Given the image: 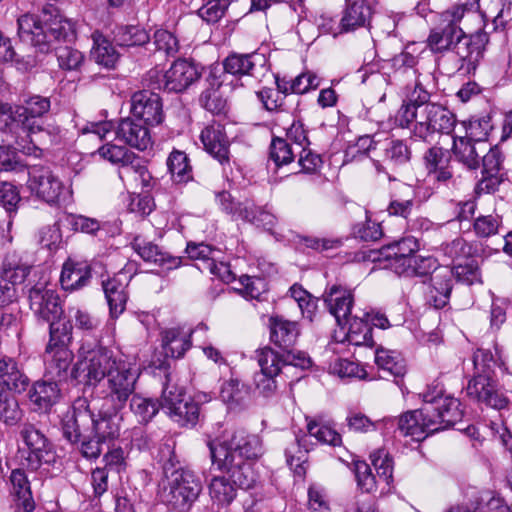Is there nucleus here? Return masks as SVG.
I'll list each match as a JSON object with an SVG mask.
<instances>
[{
	"label": "nucleus",
	"instance_id": "obj_41",
	"mask_svg": "<svg viewBox=\"0 0 512 512\" xmlns=\"http://www.w3.org/2000/svg\"><path fill=\"white\" fill-rule=\"evenodd\" d=\"M375 363L380 370L396 379H401L406 374V363L401 355L395 351L377 349Z\"/></svg>",
	"mask_w": 512,
	"mask_h": 512
},
{
	"label": "nucleus",
	"instance_id": "obj_63",
	"mask_svg": "<svg viewBox=\"0 0 512 512\" xmlns=\"http://www.w3.org/2000/svg\"><path fill=\"white\" fill-rule=\"evenodd\" d=\"M201 106L213 115L226 113L227 101L217 89H206L200 95Z\"/></svg>",
	"mask_w": 512,
	"mask_h": 512
},
{
	"label": "nucleus",
	"instance_id": "obj_4",
	"mask_svg": "<svg viewBox=\"0 0 512 512\" xmlns=\"http://www.w3.org/2000/svg\"><path fill=\"white\" fill-rule=\"evenodd\" d=\"M18 36L23 43L30 44L41 53L53 48V42L67 40L72 34L64 23L54 20L47 23L36 14H24L17 20Z\"/></svg>",
	"mask_w": 512,
	"mask_h": 512
},
{
	"label": "nucleus",
	"instance_id": "obj_12",
	"mask_svg": "<svg viewBox=\"0 0 512 512\" xmlns=\"http://www.w3.org/2000/svg\"><path fill=\"white\" fill-rule=\"evenodd\" d=\"M27 294L30 310L37 320L48 322L62 318L64 309L56 291L38 283L31 286Z\"/></svg>",
	"mask_w": 512,
	"mask_h": 512
},
{
	"label": "nucleus",
	"instance_id": "obj_24",
	"mask_svg": "<svg viewBox=\"0 0 512 512\" xmlns=\"http://www.w3.org/2000/svg\"><path fill=\"white\" fill-rule=\"evenodd\" d=\"M201 76L199 67L187 59L176 60L166 71L165 90L169 92H182Z\"/></svg>",
	"mask_w": 512,
	"mask_h": 512
},
{
	"label": "nucleus",
	"instance_id": "obj_30",
	"mask_svg": "<svg viewBox=\"0 0 512 512\" xmlns=\"http://www.w3.org/2000/svg\"><path fill=\"white\" fill-rule=\"evenodd\" d=\"M20 107L22 108V114L27 118L25 122L28 132L32 135L43 132L44 127L41 123V119L50 111V98L41 95H33L25 99Z\"/></svg>",
	"mask_w": 512,
	"mask_h": 512
},
{
	"label": "nucleus",
	"instance_id": "obj_26",
	"mask_svg": "<svg viewBox=\"0 0 512 512\" xmlns=\"http://www.w3.org/2000/svg\"><path fill=\"white\" fill-rule=\"evenodd\" d=\"M453 288V273L449 267H441L431 275L429 290L426 293V302L435 309L445 307L450 299Z\"/></svg>",
	"mask_w": 512,
	"mask_h": 512
},
{
	"label": "nucleus",
	"instance_id": "obj_11",
	"mask_svg": "<svg viewBox=\"0 0 512 512\" xmlns=\"http://www.w3.org/2000/svg\"><path fill=\"white\" fill-rule=\"evenodd\" d=\"M255 353L260 366V371L254 374L255 392L264 398H271L278 388L276 377L287 364L279 361L274 349L269 346L260 348Z\"/></svg>",
	"mask_w": 512,
	"mask_h": 512
},
{
	"label": "nucleus",
	"instance_id": "obj_47",
	"mask_svg": "<svg viewBox=\"0 0 512 512\" xmlns=\"http://www.w3.org/2000/svg\"><path fill=\"white\" fill-rule=\"evenodd\" d=\"M114 40L120 47H133L148 43L150 37L144 28L136 25H125L115 29Z\"/></svg>",
	"mask_w": 512,
	"mask_h": 512
},
{
	"label": "nucleus",
	"instance_id": "obj_59",
	"mask_svg": "<svg viewBox=\"0 0 512 512\" xmlns=\"http://www.w3.org/2000/svg\"><path fill=\"white\" fill-rule=\"evenodd\" d=\"M269 155L277 167L287 165L294 160L292 147L287 140L279 137L272 139Z\"/></svg>",
	"mask_w": 512,
	"mask_h": 512
},
{
	"label": "nucleus",
	"instance_id": "obj_42",
	"mask_svg": "<svg viewBox=\"0 0 512 512\" xmlns=\"http://www.w3.org/2000/svg\"><path fill=\"white\" fill-rule=\"evenodd\" d=\"M168 416L181 426H194L200 415V405L191 397H186L178 402L167 412Z\"/></svg>",
	"mask_w": 512,
	"mask_h": 512
},
{
	"label": "nucleus",
	"instance_id": "obj_61",
	"mask_svg": "<svg viewBox=\"0 0 512 512\" xmlns=\"http://www.w3.org/2000/svg\"><path fill=\"white\" fill-rule=\"evenodd\" d=\"M370 459L379 478L389 484L393 477V461L388 452L384 449L375 450L370 454Z\"/></svg>",
	"mask_w": 512,
	"mask_h": 512
},
{
	"label": "nucleus",
	"instance_id": "obj_27",
	"mask_svg": "<svg viewBox=\"0 0 512 512\" xmlns=\"http://www.w3.org/2000/svg\"><path fill=\"white\" fill-rule=\"evenodd\" d=\"M452 152L456 160L469 170L480 167L481 157L487 151V143L474 141L465 136H453Z\"/></svg>",
	"mask_w": 512,
	"mask_h": 512
},
{
	"label": "nucleus",
	"instance_id": "obj_55",
	"mask_svg": "<svg viewBox=\"0 0 512 512\" xmlns=\"http://www.w3.org/2000/svg\"><path fill=\"white\" fill-rule=\"evenodd\" d=\"M307 430L309 435L315 437L320 443L328 444L332 447L342 444L341 435L336 430L315 420H310L307 423Z\"/></svg>",
	"mask_w": 512,
	"mask_h": 512
},
{
	"label": "nucleus",
	"instance_id": "obj_39",
	"mask_svg": "<svg viewBox=\"0 0 512 512\" xmlns=\"http://www.w3.org/2000/svg\"><path fill=\"white\" fill-rule=\"evenodd\" d=\"M371 14L370 6L364 1H355L347 5L340 21L341 31L350 32L364 27L369 22Z\"/></svg>",
	"mask_w": 512,
	"mask_h": 512
},
{
	"label": "nucleus",
	"instance_id": "obj_51",
	"mask_svg": "<svg viewBox=\"0 0 512 512\" xmlns=\"http://www.w3.org/2000/svg\"><path fill=\"white\" fill-rule=\"evenodd\" d=\"M307 453L308 451L303 449L300 439L296 436L292 438L285 448L286 462L298 476L305 474L304 464L307 462Z\"/></svg>",
	"mask_w": 512,
	"mask_h": 512
},
{
	"label": "nucleus",
	"instance_id": "obj_62",
	"mask_svg": "<svg viewBox=\"0 0 512 512\" xmlns=\"http://www.w3.org/2000/svg\"><path fill=\"white\" fill-rule=\"evenodd\" d=\"M185 251L190 259L202 262V266H199L201 271L208 270L210 266L208 263L216 260L214 254L218 252L215 248L205 243H188Z\"/></svg>",
	"mask_w": 512,
	"mask_h": 512
},
{
	"label": "nucleus",
	"instance_id": "obj_6",
	"mask_svg": "<svg viewBox=\"0 0 512 512\" xmlns=\"http://www.w3.org/2000/svg\"><path fill=\"white\" fill-rule=\"evenodd\" d=\"M270 341L279 349H274V354L279 361L301 369H308L312 365L310 357L294 349L300 335L299 325L282 316L269 318Z\"/></svg>",
	"mask_w": 512,
	"mask_h": 512
},
{
	"label": "nucleus",
	"instance_id": "obj_64",
	"mask_svg": "<svg viewBox=\"0 0 512 512\" xmlns=\"http://www.w3.org/2000/svg\"><path fill=\"white\" fill-rule=\"evenodd\" d=\"M474 375L496 377V361L489 350L477 349L473 356Z\"/></svg>",
	"mask_w": 512,
	"mask_h": 512
},
{
	"label": "nucleus",
	"instance_id": "obj_31",
	"mask_svg": "<svg viewBox=\"0 0 512 512\" xmlns=\"http://www.w3.org/2000/svg\"><path fill=\"white\" fill-rule=\"evenodd\" d=\"M45 355V377L62 382L71 376L69 368L73 360V353L69 348L53 349V351H48L46 348Z\"/></svg>",
	"mask_w": 512,
	"mask_h": 512
},
{
	"label": "nucleus",
	"instance_id": "obj_60",
	"mask_svg": "<svg viewBox=\"0 0 512 512\" xmlns=\"http://www.w3.org/2000/svg\"><path fill=\"white\" fill-rule=\"evenodd\" d=\"M54 49L59 67L63 70H76L81 66L84 60L83 54L72 47L59 46Z\"/></svg>",
	"mask_w": 512,
	"mask_h": 512
},
{
	"label": "nucleus",
	"instance_id": "obj_20",
	"mask_svg": "<svg viewBox=\"0 0 512 512\" xmlns=\"http://www.w3.org/2000/svg\"><path fill=\"white\" fill-rule=\"evenodd\" d=\"M131 278L127 273L120 271L113 277L102 281V288L112 318L119 317L126 309L129 297L127 287Z\"/></svg>",
	"mask_w": 512,
	"mask_h": 512
},
{
	"label": "nucleus",
	"instance_id": "obj_8",
	"mask_svg": "<svg viewBox=\"0 0 512 512\" xmlns=\"http://www.w3.org/2000/svg\"><path fill=\"white\" fill-rule=\"evenodd\" d=\"M27 187L32 195L51 206L59 205L69 192L50 167L43 165L29 168Z\"/></svg>",
	"mask_w": 512,
	"mask_h": 512
},
{
	"label": "nucleus",
	"instance_id": "obj_23",
	"mask_svg": "<svg viewBox=\"0 0 512 512\" xmlns=\"http://www.w3.org/2000/svg\"><path fill=\"white\" fill-rule=\"evenodd\" d=\"M138 118H123L116 128V137L132 148L144 151L152 146L150 131Z\"/></svg>",
	"mask_w": 512,
	"mask_h": 512
},
{
	"label": "nucleus",
	"instance_id": "obj_1",
	"mask_svg": "<svg viewBox=\"0 0 512 512\" xmlns=\"http://www.w3.org/2000/svg\"><path fill=\"white\" fill-rule=\"evenodd\" d=\"M207 447L212 466L226 474L214 476L208 485L209 496L219 511L235 500L238 488L252 487L255 475L249 461L262 456L263 446L258 435L240 429L209 439Z\"/></svg>",
	"mask_w": 512,
	"mask_h": 512
},
{
	"label": "nucleus",
	"instance_id": "obj_57",
	"mask_svg": "<svg viewBox=\"0 0 512 512\" xmlns=\"http://www.w3.org/2000/svg\"><path fill=\"white\" fill-rule=\"evenodd\" d=\"M502 218L498 214L479 215L475 218L473 229L480 238L491 237L499 232Z\"/></svg>",
	"mask_w": 512,
	"mask_h": 512
},
{
	"label": "nucleus",
	"instance_id": "obj_52",
	"mask_svg": "<svg viewBox=\"0 0 512 512\" xmlns=\"http://www.w3.org/2000/svg\"><path fill=\"white\" fill-rule=\"evenodd\" d=\"M450 270L453 273V281L456 280L466 285L481 282L478 262L474 258L456 263Z\"/></svg>",
	"mask_w": 512,
	"mask_h": 512
},
{
	"label": "nucleus",
	"instance_id": "obj_54",
	"mask_svg": "<svg viewBox=\"0 0 512 512\" xmlns=\"http://www.w3.org/2000/svg\"><path fill=\"white\" fill-rule=\"evenodd\" d=\"M441 249L446 257L457 263L473 258L474 250L472 245L461 237L442 244Z\"/></svg>",
	"mask_w": 512,
	"mask_h": 512
},
{
	"label": "nucleus",
	"instance_id": "obj_3",
	"mask_svg": "<svg viewBox=\"0 0 512 512\" xmlns=\"http://www.w3.org/2000/svg\"><path fill=\"white\" fill-rule=\"evenodd\" d=\"M120 422L118 411L112 413L99 410L95 413L87 398L78 397L64 414L61 428L63 437L73 445L80 442L85 432L91 433L99 441L109 443L119 437Z\"/></svg>",
	"mask_w": 512,
	"mask_h": 512
},
{
	"label": "nucleus",
	"instance_id": "obj_5",
	"mask_svg": "<svg viewBox=\"0 0 512 512\" xmlns=\"http://www.w3.org/2000/svg\"><path fill=\"white\" fill-rule=\"evenodd\" d=\"M127 360L105 346H98L89 351L85 358L75 364L71 378L79 384L95 387L104 378L114 373Z\"/></svg>",
	"mask_w": 512,
	"mask_h": 512
},
{
	"label": "nucleus",
	"instance_id": "obj_29",
	"mask_svg": "<svg viewBox=\"0 0 512 512\" xmlns=\"http://www.w3.org/2000/svg\"><path fill=\"white\" fill-rule=\"evenodd\" d=\"M135 252L145 261L154 263L167 269H174L181 265L182 258L175 257L163 251L156 244L142 239L140 236L134 238L131 243Z\"/></svg>",
	"mask_w": 512,
	"mask_h": 512
},
{
	"label": "nucleus",
	"instance_id": "obj_28",
	"mask_svg": "<svg viewBox=\"0 0 512 512\" xmlns=\"http://www.w3.org/2000/svg\"><path fill=\"white\" fill-rule=\"evenodd\" d=\"M392 424L396 422L397 430L403 436H410L414 441H422L429 434L437 432V428L428 426L426 416L419 410L408 411L402 414L398 419L392 420Z\"/></svg>",
	"mask_w": 512,
	"mask_h": 512
},
{
	"label": "nucleus",
	"instance_id": "obj_35",
	"mask_svg": "<svg viewBox=\"0 0 512 512\" xmlns=\"http://www.w3.org/2000/svg\"><path fill=\"white\" fill-rule=\"evenodd\" d=\"M26 120L20 105L9 103L0 105V131L10 133L15 138L21 134H25L26 137L33 136L27 130Z\"/></svg>",
	"mask_w": 512,
	"mask_h": 512
},
{
	"label": "nucleus",
	"instance_id": "obj_16",
	"mask_svg": "<svg viewBox=\"0 0 512 512\" xmlns=\"http://www.w3.org/2000/svg\"><path fill=\"white\" fill-rule=\"evenodd\" d=\"M503 161L504 155L500 148L497 145L489 147L487 144V151L481 157L482 177L477 183L476 192L490 194L498 190L505 179Z\"/></svg>",
	"mask_w": 512,
	"mask_h": 512
},
{
	"label": "nucleus",
	"instance_id": "obj_43",
	"mask_svg": "<svg viewBox=\"0 0 512 512\" xmlns=\"http://www.w3.org/2000/svg\"><path fill=\"white\" fill-rule=\"evenodd\" d=\"M31 265L16 252L8 253L3 261L2 275L15 286L30 273Z\"/></svg>",
	"mask_w": 512,
	"mask_h": 512
},
{
	"label": "nucleus",
	"instance_id": "obj_19",
	"mask_svg": "<svg viewBox=\"0 0 512 512\" xmlns=\"http://www.w3.org/2000/svg\"><path fill=\"white\" fill-rule=\"evenodd\" d=\"M410 159L411 150L404 140L385 138L374 146V162L379 172L384 170L381 162L396 167L408 163Z\"/></svg>",
	"mask_w": 512,
	"mask_h": 512
},
{
	"label": "nucleus",
	"instance_id": "obj_17",
	"mask_svg": "<svg viewBox=\"0 0 512 512\" xmlns=\"http://www.w3.org/2000/svg\"><path fill=\"white\" fill-rule=\"evenodd\" d=\"M131 113L148 126L159 125L164 119L161 97L146 89L135 92L131 97Z\"/></svg>",
	"mask_w": 512,
	"mask_h": 512
},
{
	"label": "nucleus",
	"instance_id": "obj_37",
	"mask_svg": "<svg viewBox=\"0 0 512 512\" xmlns=\"http://www.w3.org/2000/svg\"><path fill=\"white\" fill-rule=\"evenodd\" d=\"M193 331H184L181 328H170L162 333V346L166 356L181 358L191 347L190 337Z\"/></svg>",
	"mask_w": 512,
	"mask_h": 512
},
{
	"label": "nucleus",
	"instance_id": "obj_14",
	"mask_svg": "<svg viewBox=\"0 0 512 512\" xmlns=\"http://www.w3.org/2000/svg\"><path fill=\"white\" fill-rule=\"evenodd\" d=\"M467 397L487 407L501 410L508 406V398L499 390L496 377L473 376L465 388Z\"/></svg>",
	"mask_w": 512,
	"mask_h": 512
},
{
	"label": "nucleus",
	"instance_id": "obj_45",
	"mask_svg": "<svg viewBox=\"0 0 512 512\" xmlns=\"http://www.w3.org/2000/svg\"><path fill=\"white\" fill-rule=\"evenodd\" d=\"M49 324V341L46 346L48 351L53 349L68 348L72 342L73 325L70 320L48 321Z\"/></svg>",
	"mask_w": 512,
	"mask_h": 512
},
{
	"label": "nucleus",
	"instance_id": "obj_44",
	"mask_svg": "<svg viewBox=\"0 0 512 512\" xmlns=\"http://www.w3.org/2000/svg\"><path fill=\"white\" fill-rule=\"evenodd\" d=\"M167 167L171 179L177 184L187 183L193 178L189 158L183 151L173 150L167 159Z\"/></svg>",
	"mask_w": 512,
	"mask_h": 512
},
{
	"label": "nucleus",
	"instance_id": "obj_21",
	"mask_svg": "<svg viewBox=\"0 0 512 512\" xmlns=\"http://www.w3.org/2000/svg\"><path fill=\"white\" fill-rule=\"evenodd\" d=\"M324 302L329 312L335 317L337 325L342 329L346 328L354 305L352 291L341 285H333L325 292Z\"/></svg>",
	"mask_w": 512,
	"mask_h": 512
},
{
	"label": "nucleus",
	"instance_id": "obj_22",
	"mask_svg": "<svg viewBox=\"0 0 512 512\" xmlns=\"http://www.w3.org/2000/svg\"><path fill=\"white\" fill-rule=\"evenodd\" d=\"M463 16V9L458 7L452 14L451 19L445 26L437 27L430 31L427 39V46L433 53H443L452 50L455 41L463 36V30L458 26Z\"/></svg>",
	"mask_w": 512,
	"mask_h": 512
},
{
	"label": "nucleus",
	"instance_id": "obj_9",
	"mask_svg": "<svg viewBox=\"0 0 512 512\" xmlns=\"http://www.w3.org/2000/svg\"><path fill=\"white\" fill-rule=\"evenodd\" d=\"M423 401L422 413L426 416L428 426L437 428V432L453 427L462 420L461 403L456 398L425 393Z\"/></svg>",
	"mask_w": 512,
	"mask_h": 512
},
{
	"label": "nucleus",
	"instance_id": "obj_36",
	"mask_svg": "<svg viewBox=\"0 0 512 512\" xmlns=\"http://www.w3.org/2000/svg\"><path fill=\"white\" fill-rule=\"evenodd\" d=\"M217 200L221 209L231 215L235 220H243L253 223L258 206L253 201L246 199L243 202H236L232 195L227 191H222L217 194Z\"/></svg>",
	"mask_w": 512,
	"mask_h": 512
},
{
	"label": "nucleus",
	"instance_id": "obj_40",
	"mask_svg": "<svg viewBox=\"0 0 512 512\" xmlns=\"http://www.w3.org/2000/svg\"><path fill=\"white\" fill-rule=\"evenodd\" d=\"M346 327V337L350 344L355 346H373L372 327L368 320L363 317V314L351 316Z\"/></svg>",
	"mask_w": 512,
	"mask_h": 512
},
{
	"label": "nucleus",
	"instance_id": "obj_48",
	"mask_svg": "<svg viewBox=\"0 0 512 512\" xmlns=\"http://www.w3.org/2000/svg\"><path fill=\"white\" fill-rule=\"evenodd\" d=\"M13 486V493L18 499V506L26 512H31L35 508L27 476L23 470H13L10 476Z\"/></svg>",
	"mask_w": 512,
	"mask_h": 512
},
{
	"label": "nucleus",
	"instance_id": "obj_15",
	"mask_svg": "<svg viewBox=\"0 0 512 512\" xmlns=\"http://www.w3.org/2000/svg\"><path fill=\"white\" fill-rule=\"evenodd\" d=\"M20 436L29 449L27 460L31 468L37 469L43 463L50 464L54 462L53 445L36 425L24 423L20 430Z\"/></svg>",
	"mask_w": 512,
	"mask_h": 512
},
{
	"label": "nucleus",
	"instance_id": "obj_53",
	"mask_svg": "<svg viewBox=\"0 0 512 512\" xmlns=\"http://www.w3.org/2000/svg\"><path fill=\"white\" fill-rule=\"evenodd\" d=\"M22 416L18 401L11 392L0 389V419L7 425L16 424Z\"/></svg>",
	"mask_w": 512,
	"mask_h": 512
},
{
	"label": "nucleus",
	"instance_id": "obj_33",
	"mask_svg": "<svg viewBox=\"0 0 512 512\" xmlns=\"http://www.w3.org/2000/svg\"><path fill=\"white\" fill-rule=\"evenodd\" d=\"M29 385V378L13 358L0 359V389L21 393Z\"/></svg>",
	"mask_w": 512,
	"mask_h": 512
},
{
	"label": "nucleus",
	"instance_id": "obj_50",
	"mask_svg": "<svg viewBox=\"0 0 512 512\" xmlns=\"http://www.w3.org/2000/svg\"><path fill=\"white\" fill-rule=\"evenodd\" d=\"M122 174L127 177H133L135 181H140L143 188L149 189L152 187L153 178L144 160L134 153H132L129 160L123 164Z\"/></svg>",
	"mask_w": 512,
	"mask_h": 512
},
{
	"label": "nucleus",
	"instance_id": "obj_38",
	"mask_svg": "<svg viewBox=\"0 0 512 512\" xmlns=\"http://www.w3.org/2000/svg\"><path fill=\"white\" fill-rule=\"evenodd\" d=\"M92 40L93 47L91 50V57L96 63L104 66L105 68H114L120 58V54L117 52L111 41L99 31L93 32Z\"/></svg>",
	"mask_w": 512,
	"mask_h": 512
},
{
	"label": "nucleus",
	"instance_id": "obj_25",
	"mask_svg": "<svg viewBox=\"0 0 512 512\" xmlns=\"http://www.w3.org/2000/svg\"><path fill=\"white\" fill-rule=\"evenodd\" d=\"M200 139L205 150L221 164L229 162V140L222 124L213 122L206 126Z\"/></svg>",
	"mask_w": 512,
	"mask_h": 512
},
{
	"label": "nucleus",
	"instance_id": "obj_46",
	"mask_svg": "<svg viewBox=\"0 0 512 512\" xmlns=\"http://www.w3.org/2000/svg\"><path fill=\"white\" fill-rule=\"evenodd\" d=\"M448 512H511V510L502 498L486 491L476 499L473 511L466 506L457 505L451 507Z\"/></svg>",
	"mask_w": 512,
	"mask_h": 512
},
{
	"label": "nucleus",
	"instance_id": "obj_58",
	"mask_svg": "<svg viewBox=\"0 0 512 512\" xmlns=\"http://www.w3.org/2000/svg\"><path fill=\"white\" fill-rule=\"evenodd\" d=\"M463 124L466 129L465 137L474 141L487 142L489 132L492 130L489 116H483L480 118L473 117L468 122H463Z\"/></svg>",
	"mask_w": 512,
	"mask_h": 512
},
{
	"label": "nucleus",
	"instance_id": "obj_18",
	"mask_svg": "<svg viewBox=\"0 0 512 512\" xmlns=\"http://www.w3.org/2000/svg\"><path fill=\"white\" fill-rule=\"evenodd\" d=\"M266 62L265 55L261 53H231L223 60L222 66L225 73L237 78H258L266 71Z\"/></svg>",
	"mask_w": 512,
	"mask_h": 512
},
{
	"label": "nucleus",
	"instance_id": "obj_10",
	"mask_svg": "<svg viewBox=\"0 0 512 512\" xmlns=\"http://www.w3.org/2000/svg\"><path fill=\"white\" fill-rule=\"evenodd\" d=\"M140 373L133 364L126 361L109 375L107 379L106 399L115 411L122 410L130 398L135 394Z\"/></svg>",
	"mask_w": 512,
	"mask_h": 512
},
{
	"label": "nucleus",
	"instance_id": "obj_34",
	"mask_svg": "<svg viewBox=\"0 0 512 512\" xmlns=\"http://www.w3.org/2000/svg\"><path fill=\"white\" fill-rule=\"evenodd\" d=\"M91 276V267L87 263L69 260L63 265L60 283L64 290L74 291L87 286Z\"/></svg>",
	"mask_w": 512,
	"mask_h": 512
},
{
	"label": "nucleus",
	"instance_id": "obj_49",
	"mask_svg": "<svg viewBox=\"0 0 512 512\" xmlns=\"http://www.w3.org/2000/svg\"><path fill=\"white\" fill-rule=\"evenodd\" d=\"M159 408V401L156 399L147 398L137 393L130 398V410L137 417L139 423L150 422L158 413Z\"/></svg>",
	"mask_w": 512,
	"mask_h": 512
},
{
	"label": "nucleus",
	"instance_id": "obj_13",
	"mask_svg": "<svg viewBox=\"0 0 512 512\" xmlns=\"http://www.w3.org/2000/svg\"><path fill=\"white\" fill-rule=\"evenodd\" d=\"M389 64L392 72L388 74V81L402 89L403 100H407L408 94L418 87L425 88L418 80V60L414 55L403 51L395 55Z\"/></svg>",
	"mask_w": 512,
	"mask_h": 512
},
{
	"label": "nucleus",
	"instance_id": "obj_7",
	"mask_svg": "<svg viewBox=\"0 0 512 512\" xmlns=\"http://www.w3.org/2000/svg\"><path fill=\"white\" fill-rule=\"evenodd\" d=\"M202 491V482L193 470L172 474L163 490V501L179 512L188 511Z\"/></svg>",
	"mask_w": 512,
	"mask_h": 512
},
{
	"label": "nucleus",
	"instance_id": "obj_56",
	"mask_svg": "<svg viewBox=\"0 0 512 512\" xmlns=\"http://www.w3.org/2000/svg\"><path fill=\"white\" fill-rule=\"evenodd\" d=\"M423 163L428 173L436 172L449 165L450 153L440 146H431L423 154Z\"/></svg>",
	"mask_w": 512,
	"mask_h": 512
},
{
	"label": "nucleus",
	"instance_id": "obj_32",
	"mask_svg": "<svg viewBox=\"0 0 512 512\" xmlns=\"http://www.w3.org/2000/svg\"><path fill=\"white\" fill-rule=\"evenodd\" d=\"M47 379L36 381L29 390V399L40 411L47 412L55 405L61 392L58 382L48 377Z\"/></svg>",
	"mask_w": 512,
	"mask_h": 512
},
{
	"label": "nucleus",
	"instance_id": "obj_2",
	"mask_svg": "<svg viewBox=\"0 0 512 512\" xmlns=\"http://www.w3.org/2000/svg\"><path fill=\"white\" fill-rule=\"evenodd\" d=\"M425 88L411 91L396 114L402 128H411V137L431 144L435 134L450 135L456 125L455 115L441 104L430 101Z\"/></svg>",
	"mask_w": 512,
	"mask_h": 512
}]
</instances>
